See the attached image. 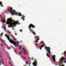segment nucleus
I'll return each mask as SVG.
<instances>
[{"instance_id":"obj_1","label":"nucleus","mask_w":66,"mask_h":66,"mask_svg":"<svg viewBox=\"0 0 66 66\" xmlns=\"http://www.w3.org/2000/svg\"><path fill=\"white\" fill-rule=\"evenodd\" d=\"M17 24H18V21H17V22L14 21V20H12L11 18L8 19L6 23V24L9 25L8 26L9 28L12 27L13 28L14 27H15L16 25Z\"/></svg>"},{"instance_id":"obj_2","label":"nucleus","mask_w":66,"mask_h":66,"mask_svg":"<svg viewBox=\"0 0 66 66\" xmlns=\"http://www.w3.org/2000/svg\"><path fill=\"white\" fill-rule=\"evenodd\" d=\"M5 36H6V37L7 38L8 40L10 41V43H11L12 44H14V46H15L16 47H18V44H16V43L15 42L12 40H10V36L9 35H5Z\"/></svg>"},{"instance_id":"obj_3","label":"nucleus","mask_w":66,"mask_h":66,"mask_svg":"<svg viewBox=\"0 0 66 66\" xmlns=\"http://www.w3.org/2000/svg\"><path fill=\"white\" fill-rule=\"evenodd\" d=\"M10 11H11L10 12L12 13L11 15H15V14H18V13H14L13 12H15L16 11L14 10H13V8H12V7H9V9H8V11H10Z\"/></svg>"},{"instance_id":"obj_4","label":"nucleus","mask_w":66,"mask_h":66,"mask_svg":"<svg viewBox=\"0 0 66 66\" xmlns=\"http://www.w3.org/2000/svg\"><path fill=\"white\" fill-rule=\"evenodd\" d=\"M31 28H35V26L32 24H30L29 26V30L32 33V31H33V30H32L31 29Z\"/></svg>"},{"instance_id":"obj_5","label":"nucleus","mask_w":66,"mask_h":66,"mask_svg":"<svg viewBox=\"0 0 66 66\" xmlns=\"http://www.w3.org/2000/svg\"><path fill=\"white\" fill-rule=\"evenodd\" d=\"M46 50L47 51H48V53H49V54L51 53V51H50V47H46Z\"/></svg>"},{"instance_id":"obj_6","label":"nucleus","mask_w":66,"mask_h":66,"mask_svg":"<svg viewBox=\"0 0 66 66\" xmlns=\"http://www.w3.org/2000/svg\"><path fill=\"white\" fill-rule=\"evenodd\" d=\"M66 59V58L64 57H62L59 60L60 62V63H61V62H63L64 61V60H65Z\"/></svg>"},{"instance_id":"obj_7","label":"nucleus","mask_w":66,"mask_h":66,"mask_svg":"<svg viewBox=\"0 0 66 66\" xmlns=\"http://www.w3.org/2000/svg\"><path fill=\"white\" fill-rule=\"evenodd\" d=\"M52 59L54 62H56V60H55V55H54L53 56H52Z\"/></svg>"},{"instance_id":"obj_8","label":"nucleus","mask_w":66,"mask_h":66,"mask_svg":"<svg viewBox=\"0 0 66 66\" xmlns=\"http://www.w3.org/2000/svg\"><path fill=\"white\" fill-rule=\"evenodd\" d=\"M34 60L35 61H36V62H34V63H32V64L34 66H37V62L36 61V59L35 60Z\"/></svg>"},{"instance_id":"obj_9","label":"nucleus","mask_w":66,"mask_h":66,"mask_svg":"<svg viewBox=\"0 0 66 66\" xmlns=\"http://www.w3.org/2000/svg\"><path fill=\"white\" fill-rule=\"evenodd\" d=\"M22 50H24V51L25 52H22V53L21 52H19L20 54H22V53H23V54H26V53H27V52L26 51V50H25V49H24V48H23L22 49Z\"/></svg>"},{"instance_id":"obj_10","label":"nucleus","mask_w":66,"mask_h":66,"mask_svg":"<svg viewBox=\"0 0 66 66\" xmlns=\"http://www.w3.org/2000/svg\"><path fill=\"white\" fill-rule=\"evenodd\" d=\"M39 37L38 36H37L36 37H35V38H38V39L37 40V41H36V42L35 43V44H36V43H37L38 42V40H39Z\"/></svg>"},{"instance_id":"obj_11","label":"nucleus","mask_w":66,"mask_h":66,"mask_svg":"<svg viewBox=\"0 0 66 66\" xmlns=\"http://www.w3.org/2000/svg\"><path fill=\"white\" fill-rule=\"evenodd\" d=\"M1 21L3 23H5V22H6V21H5V19H2L1 20Z\"/></svg>"},{"instance_id":"obj_12","label":"nucleus","mask_w":66,"mask_h":66,"mask_svg":"<svg viewBox=\"0 0 66 66\" xmlns=\"http://www.w3.org/2000/svg\"><path fill=\"white\" fill-rule=\"evenodd\" d=\"M23 17H22L21 19H22L23 20H24V17H25V16H23Z\"/></svg>"},{"instance_id":"obj_13","label":"nucleus","mask_w":66,"mask_h":66,"mask_svg":"<svg viewBox=\"0 0 66 66\" xmlns=\"http://www.w3.org/2000/svg\"><path fill=\"white\" fill-rule=\"evenodd\" d=\"M2 3L1 2H0V5H1V6L2 7H3V6L1 4Z\"/></svg>"},{"instance_id":"obj_14","label":"nucleus","mask_w":66,"mask_h":66,"mask_svg":"<svg viewBox=\"0 0 66 66\" xmlns=\"http://www.w3.org/2000/svg\"><path fill=\"white\" fill-rule=\"evenodd\" d=\"M47 56H48V57H50V56L49 55H48V53H47V55H46Z\"/></svg>"},{"instance_id":"obj_15","label":"nucleus","mask_w":66,"mask_h":66,"mask_svg":"<svg viewBox=\"0 0 66 66\" xmlns=\"http://www.w3.org/2000/svg\"><path fill=\"white\" fill-rule=\"evenodd\" d=\"M19 16H22V14H21V13H19Z\"/></svg>"},{"instance_id":"obj_16","label":"nucleus","mask_w":66,"mask_h":66,"mask_svg":"<svg viewBox=\"0 0 66 66\" xmlns=\"http://www.w3.org/2000/svg\"><path fill=\"white\" fill-rule=\"evenodd\" d=\"M20 47H19V48H20V50H21V48H22V46L20 45Z\"/></svg>"},{"instance_id":"obj_17","label":"nucleus","mask_w":66,"mask_h":66,"mask_svg":"<svg viewBox=\"0 0 66 66\" xmlns=\"http://www.w3.org/2000/svg\"><path fill=\"white\" fill-rule=\"evenodd\" d=\"M32 33L34 34V35H35L36 34V33H35L34 31H33Z\"/></svg>"},{"instance_id":"obj_18","label":"nucleus","mask_w":66,"mask_h":66,"mask_svg":"<svg viewBox=\"0 0 66 66\" xmlns=\"http://www.w3.org/2000/svg\"><path fill=\"white\" fill-rule=\"evenodd\" d=\"M66 54V52H64V53H63L62 54V55H63V54H64V55H65V54Z\"/></svg>"},{"instance_id":"obj_19","label":"nucleus","mask_w":66,"mask_h":66,"mask_svg":"<svg viewBox=\"0 0 66 66\" xmlns=\"http://www.w3.org/2000/svg\"><path fill=\"white\" fill-rule=\"evenodd\" d=\"M28 61H26V65H28Z\"/></svg>"},{"instance_id":"obj_20","label":"nucleus","mask_w":66,"mask_h":66,"mask_svg":"<svg viewBox=\"0 0 66 66\" xmlns=\"http://www.w3.org/2000/svg\"><path fill=\"white\" fill-rule=\"evenodd\" d=\"M43 47H44V46L43 45L42 46H41V48H43Z\"/></svg>"},{"instance_id":"obj_21","label":"nucleus","mask_w":66,"mask_h":66,"mask_svg":"<svg viewBox=\"0 0 66 66\" xmlns=\"http://www.w3.org/2000/svg\"><path fill=\"white\" fill-rule=\"evenodd\" d=\"M12 36L13 38H14L15 37H14V36H13V35H11Z\"/></svg>"},{"instance_id":"obj_22","label":"nucleus","mask_w":66,"mask_h":66,"mask_svg":"<svg viewBox=\"0 0 66 66\" xmlns=\"http://www.w3.org/2000/svg\"><path fill=\"white\" fill-rule=\"evenodd\" d=\"M3 35V33H2L1 35V36H2V35Z\"/></svg>"},{"instance_id":"obj_23","label":"nucleus","mask_w":66,"mask_h":66,"mask_svg":"<svg viewBox=\"0 0 66 66\" xmlns=\"http://www.w3.org/2000/svg\"><path fill=\"white\" fill-rule=\"evenodd\" d=\"M42 43L43 44L44 43V41H42V42L41 43V44H42Z\"/></svg>"},{"instance_id":"obj_24","label":"nucleus","mask_w":66,"mask_h":66,"mask_svg":"<svg viewBox=\"0 0 66 66\" xmlns=\"http://www.w3.org/2000/svg\"><path fill=\"white\" fill-rule=\"evenodd\" d=\"M36 45L37 46H39V45H38V43H37L36 44Z\"/></svg>"},{"instance_id":"obj_25","label":"nucleus","mask_w":66,"mask_h":66,"mask_svg":"<svg viewBox=\"0 0 66 66\" xmlns=\"http://www.w3.org/2000/svg\"><path fill=\"white\" fill-rule=\"evenodd\" d=\"M3 28L4 29V30H5V27H3Z\"/></svg>"},{"instance_id":"obj_26","label":"nucleus","mask_w":66,"mask_h":66,"mask_svg":"<svg viewBox=\"0 0 66 66\" xmlns=\"http://www.w3.org/2000/svg\"><path fill=\"white\" fill-rule=\"evenodd\" d=\"M34 60V58H33V57H32V58L31 59V60Z\"/></svg>"},{"instance_id":"obj_27","label":"nucleus","mask_w":66,"mask_h":66,"mask_svg":"<svg viewBox=\"0 0 66 66\" xmlns=\"http://www.w3.org/2000/svg\"><path fill=\"white\" fill-rule=\"evenodd\" d=\"M8 33H9V34H11V32H10V31H8Z\"/></svg>"},{"instance_id":"obj_28","label":"nucleus","mask_w":66,"mask_h":66,"mask_svg":"<svg viewBox=\"0 0 66 66\" xmlns=\"http://www.w3.org/2000/svg\"><path fill=\"white\" fill-rule=\"evenodd\" d=\"M1 40H2V42H4V41H3V40H2V39Z\"/></svg>"},{"instance_id":"obj_29","label":"nucleus","mask_w":66,"mask_h":66,"mask_svg":"<svg viewBox=\"0 0 66 66\" xmlns=\"http://www.w3.org/2000/svg\"><path fill=\"white\" fill-rule=\"evenodd\" d=\"M63 64V63H61L60 64V65H61V64Z\"/></svg>"},{"instance_id":"obj_30","label":"nucleus","mask_w":66,"mask_h":66,"mask_svg":"<svg viewBox=\"0 0 66 66\" xmlns=\"http://www.w3.org/2000/svg\"><path fill=\"white\" fill-rule=\"evenodd\" d=\"M20 32H22V30H20Z\"/></svg>"},{"instance_id":"obj_31","label":"nucleus","mask_w":66,"mask_h":66,"mask_svg":"<svg viewBox=\"0 0 66 66\" xmlns=\"http://www.w3.org/2000/svg\"><path fill=\"white\" fill-rule=\"evenodd\" d=\"M1 63H2V64H3V62H2V61H1Z\"/></svg>"},{"instance_id":"obj_32","label":"nucleus","mask_w":66,"mask_h":66,"mask_svg":"<svg viewBox=\"0 0 66 66\" xmlns=\"http://www.w3.org/2000/svg\"><path fill=\"white\" fill-rule=\"evenodd\" d=\"M18 45V44H19V43L17 42L16 43Z\"/></svg>"},{"instance_id":"obj_33","label":"nucleus","mask_w":66,"mask_h":66,"mask_svg":"<svg viewBox=\"0 0 66 66\" xmlns=\"http://www.w3.org/2000/svg\"><path fill=\"white\" fill-rule=\"evenodd\" d=\"M1 45L2 47H3V45L2 44Z\"/></svg>"},{"instance_id":"obj_34","label":"nucleus","mask_w":66,"mask_h":66,"mask_svg":"<svg viewBox=\"0 0 66 66\" xmlns=\"http://www.w3.org/2000/svg\"><path fill=\"white\" fill-rule=\"evenodd\" d=\"M9 65H11V63H9Z\"/></svg>"},{"instance_id":"obj_35","label":"nucleus","mask_w":66,"mask_h":66,"mask_svg":"<svg viewBox=\"0 0 66 66\" xmlns=\"http://www.w3.org/2000/svg\"><path fill=\"white\" fill-rule=\"evenodd\" d=\"M64 62L65 63H66V61H64Z\"/></svg>"},{"instance_id":"obj_36","label":"nucleus","mask_w":66,"mask_h":66,"mask_svg":"<svg viewBox=\"0 0 66 66\" xmlns=\"http://www.w3.org/2000/svg\"><path fill=\"white\" fill-rule=\"evenodd\" d=\"M23 59H26V57H24Z\"/></svg>"},{"instance_id":"obj_37","label":"nucleus","mask_w":66,"mask_h":66,"mask_svg":"<svg viewBox=\"0 0 66 66\" xmlns=\"http://www.w3.org/2000/svg\"><path fill=\"white\" fill-rule=\"evenodd\" d=\"M64 56L65 57H66V55H64Z\"/></svg>"},{"instance_id":"obj_38","label":"nucleus","mask_w":66,"mask_h":66,"mask_svg":"<svg viewBox=\"0 0 66 66\" xmlns=\"http://www.w3.org/2000/svg\"><path fill=\"white\" fill-rule=\"evenodd\" d=\"M15 34L16 35H17V34L16 33Z\"/></svg>"},{"instance_id":"obj_39","label":"nucleus","mask_w":66,"mask_h":66,"mask_svg":"<svg viewBox=\"0 0 66 66\" xmlns=\"http://www.w3.org/2000/svg\"><path fill=\"white\" fill-rule=\"evenodd\" d=\"M40 50H42V48L41 47L40 48Z\"/></svg>"},{"instance_id":"obj_40","label":"nucleus","mask_w":66,"mask_h":66,"mask_svg":"<svg viewBox=\"0 0 66 66\" xmlns=\"http://www.w3.org/2000/svg\"><path fill=\"white\" fill-rule=\"evenodd\" d=\"M4 28V27H3V26L2 27V28Z\"/></svg>"},{"instance_id":"obj_41","label":"nucleus","mask_w":66,"mask_h":66,"mask_svg":"<svg viewBox=\"0 0 66 66\" xmlns=\"http://www.w3.org/2000/svg\"><path fill=\"white\" fill-rule=\"evenodd\" d=\"M14 40H16V39H14Z\"/></svg>"},{"instance_id":"obj_42","label":"nucleus","mask_w":66,"mask_h":66,"mask_svg":"<svg viewBox=\"0 0 66 66\" xmlns=\"http://www.w3.org/2000/svg\"><path fill=\"white\" fill-rule=\"evenodd\" d=\"M43 45H45V43H43Z\"/></svg>"},{"instance_id":"obj_43","label":"nucleus","mask_w":66,"mask_h":66,"mask_svg":"<svg viewBox=\"0 0 66 66\" xmlns=\"http://www.w3.org/2000/svg\"><path fill=\"white\" fill-rule=\"evenodd\" d=\"M2 61H3V59H2Z\"/></svg>"},{"instance_id":"obj_44","label":"nucleus","mask_w":66,"mask_h":66,"mask_svg":"<svg viewBox=\"0 0 66 66\" xmlns=\"http://www.w3.org/2000/svg\"><path fill=\"white\" fill-rule=\"evenodd\" d=\"M0 65H1V62H0Z\"/></svg>"},{"instance_id":"obj_45","label":"nucleus","mask_w":66,"mask_h":66,"mask_svg":"<svg viewBox=\"0 0 66 66\" xmlns=\"http://www.w3.org/2000/svg\"><path fill=\"white\" fill-rule=\"evenodd\" d=\"M24 66H26V65H24Z\"/></svg>"},{"instance_id":"obj_46","label":"nucleus","mask_w":66,"mask_h":66,"mask_svg":"<svg viewBox=\"0 0 66 66\" xmlns=\"http://www.w3.org/2000/svg\"><path fill=\"white\" fill-rule=\"evenodd\" d=\"M8 48H9V49H10V47H8Z\"/></svg>"},{"instance_id":"obj_47","label":"nucleus","mask_w":66,"mask_h":66,"mask_svg":"<svg viewBox=\"0 0 66 66\" xmlns=\"http://www.w3.org/2000/svg\"><path fill=\"white\" fill-rule=\"evenodd\" d=\"M29 59H31V58H30V57H29Z\"/></svg>"},{"instance_id":"obj_48","label":"nucleus","mask_w":66,"mask_h":66,"mask_svg":"<svg viewBox=\"0 0 66 66\" xmlns=\"http://www.w3.org/2000/svg\"><path fill=\"white\" fill-rule=\"evenodd\" d=\"M21 43H22V41H21Z\"/></svg>"},{"instance_id":"obj_49","label":"nucleus","mask_w":66,"mask_h":66,"mask_svg":"<svg viewBox=\"0 0 66 66\" xmlns=\"http://www.w3.org/2000/svg\"><path fill=\"white\" fill-rule=\"evenodd\" d=\"M0 54H1V52H0Z\"/></svg>"},{"instance_id":"obj_50","label":"nucleus","mask_w":66,"mask_h":66,"mask_svg":"<svg viewBox=\"0 0 66 66\" xmlns=\"http://www.w3.org/2000/svg\"><path fill=\"white\" fill-rule=\"evenodd\" d=\"M1 16V15H0V17H1V16Z\"/></svg>"},{"instance_id":"obj_51","label":"nucleus","mask_w":66,"mask_h":66,"mask_svg":"<svg viewBox=\"0 0 66 66\" xmlns=\"http://www.w3.org/2000/svg\"><path fill=\"white\" fill-rule=\"evenodd\" d=\"M0 39H1L0 38Z\"/></svg>"},{"instance_id":"obj_52","label":"nucleus","mask_w":66,"mask_h":66,"mask_svg":"<svg viewBox=\"0 0 66 66\" xmlns=\"http://www.w3.org/2000/svg\"><path fill=\"white\" fill-rule=\"evenodd\" d=\"M30 66V65H29V66Z\"/></svg>"},{"instance_id":"obj_53","label":"nucleus","mask_w":66,"mask_h":66,"mask_svg":"<svg viewBox=\"0 0 66 66\" xmlns=\"http://www.w3.org/2000/svg\"><path fill=\"white\" fill-rule=\"evenodd\" d=\"M10 66H12V65H11Z\"/></svg>"},{"instance_id":"obj_54","label":"nucleus","mask_w":66,"mask_h":66,"mask_svg":"<svg viewBox=\"0 0 66 66\" xmlns=\"http://www.w3.org/2000/svg\"><path fill=\"white\" fill-rule=\"evenodd\" d=\"M30 64H31V63H30Z\"/></svg>"}]
</instances>
